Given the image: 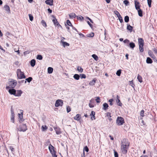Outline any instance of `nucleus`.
<instances>
[{
	"label": "nucleus",
	"instance_id": "47",
	"mask_svg": "<svg viewBox=\"0 0 157 157\" xmlns=\"http://www.w3.org/2000/svg\"><path fill=\"white\" fill-rule=\"evenodd\" d=\"M114 13L118 17L121 16L119 12L117 11H115Z\"/></svg>",
	"mask_w": 157,
	"mask_h": 157
},
{
	"label": "nucleus",
	"instance_id": "46",
	"mask_svg": "<svg viewBox=\"0 0 157 157\" xmlns=\"http://www.w3.org/2000/svg\"><path fill=\"white\" fill-rule=\"evenodd\" d=\"M121 70H118L117 72H116V74L118 76H120L121 75Z\"/></svg>",
	"mask_w": 157,
	"mask_h": 157
},
{
	"label": "nucleus",
	"instance_id": "9",
	"mask_svg": "<svg viewBox=\"0 0 157 157\" xmlns=\"http://www.w3.org/2000/svg\"><path fill=\"white\" fill-rule=\"evenodd\" d=\"M53 19L52 20V21L53 22L54 25L55 26H58L59 25V22H58L57 21V19L56 18V17L54 16H52Z\"/></svg>",
	"mask_w": 157,
	"mask_h": 157
},
{
	"label": "nucleus",
	"instance_id": "57",
	"mask_svg": "<svg viewBox=\"0 0 157 157\" xmlns=\"http://www.w3.org/2000/svg\"><path fill=\"white\" fill-rule=\"evenodd\" d=\"M118 18L121 23H122L123 22V20L122 17L121 16L118 17Z\"/></svg>",
	"mask_w": 157,
	"mask_h": 157
},
{
	"label": "nucleus",
	"instance_id": "35",
	"mask_svg": "<svg viewBox=\"0 0 157 157\" xmlns=\"http://www.w3.org/2000/svg\"><path fill=\"white\" fill-rule=\"evenodd\" d=\"M144 45L139 46V48L140 51L141 52H143L144 51Z\"/></svg>",
	"mask_w": 157,
	"mask_h": 157
},
{
	"label": "nucleus",
	"instance_id": "53",
	"mask_svg": "<svg viewBox=\"0 0 157 157\" xmlns=\"http://www.w3.org/2000/svg\"><path fill=\"white\" fill-rule=\"evenodd\" d=\"M81 78H85L86 77V75L84 74H81L80 75Z\"/></svg>",
	"mask_w": 157,
	"mask_h": 157
},
{
	"label": "nucleus",
	"instance_id": "17",
	"mask_svg": "<svg viewBox=\"0 0 157 157\" xmlns=\"http://www.w3.org/2000/svg\"><path fill=\"white\" fill-rule=\"evenodd\" d=\"M23 112H22L21 114L18 113V116L20 118L19 121L20 122H22L23 120Z\"/></svg>",
	"mask_w": 157,
	"mask_h": 157
},
{
	"label": "nucleus",
	"instance_id": "20",
	"mask_svg": "<svg viewBox=\"0 0 157 157\" xmlns=\"http://www.w3.org/2000/svg\"><path fill=\"white\" fill-rule=\"evenodd\" d=\"M81 115L79 114H77L74 117V119L77 121H79L81 119Z\"/></svg>",
	"mask_w": 157,
	"mask_h": 157
},
{
	"label": "nucleus",
	"instance_id": "64",
	"mask_svg": "<svg viewBox=\"0 0 157 157\" xmlns=\"http://www.w3.org/2000/svg\"><path fill=\"white\" fill-rule=\"evenodd\" d=\"M48 11L49 13H51L52 12V11L49 8L48 9Z\"/></svg>",
	"mask_w": 157,
	"mask_h": 157
},
{
	"label": "nucleus",
	"instance_id": "34",
	"mask_svg": "<svg viewBox=\"0 0 157 157\" xmlns=\"http://www.w3.org/2000/svg\"><path fill=\"white\" fill-rule=\"evenodd\" d=\"M53 71V69L51 67H49L48 68V72L49 73V74L52 73V72Z\"/></svg>",
	"mask_w": 157,
	"mask_h": 157
},
{
	"label": "nucleus",
	"instance_id": "50",
	"mask_svg": "<svg viewBox=\"0 0 157 157\" xmlns=\"http://www.w3.org/2000/svg\"><path fill=\"white\" fill-rule=\"evenodd\" d=\"M114 152V157H118V154L117 152L115 150H113Z\"/></svg>",
	"mask_w": 157,
	"mask_h": 157
},
{
	"label": "nucleus",
	"instance_id": "2",
	"mask_svg": "<svg viewBox=\"0 0 157 157\" xmlns=\"http://www.w3.org/2000/svg\"><path fill=\"white\" fill-rule=\"evenodd\" d=\"M48 148L52 157H57L56 151H55L54 147L51 144L49 145Z\"/></svg>",
	"mask_w": 157,
	"mask_h": 157
},
{
	"label": "nucleus",
	"instance_id": "23",
	"mask_svg": "<svg viewBox=\"0 0 157 157\" xmlns=\"http://www.w3.org/2000/svg\"><path fill=\"white\" fill-rule=\"evenodd\" d=\"M69 16L70 18L73 19L75 18L76 17V14L74 13H72L69 14Z\"/></svg>",
	"mask_w": 157,
	"mask_h": 157
},
{
	"label": "nucleus",
	"instance_id": "8",
	"mask_svg": "<svg viewBox=\"0 0 157 157\" xmlns=\"http://www.w3.org/2000/svg\"><path fill=\"white\" fill-rule=\"evenodd\" d=\"M117 100H116V102L118 105L121 106L122 105V104L120 100V97L118 95L117 96Z\"/></svg>",
	"mask_w": 157,
	"mask_h": 157
},
{
	"label": "nucleus",
	"instance_id": "6",
	"mask_svg": "<svg viewBox=\"0 0 157 157\" xmlns=\"http://www.w3.org/2000/svg\"><path fill=\"white\" fill-rule=\"evenodd\" d=\"M27 129L26 125L25 124H22L18 128V130L20 132H24Z\"/></svg>",
	"mask_w": 157,
	"mask_h": 157
},
{
	"label": "nucleus",
	"instance_id": "49",
	"mask_svg": "<svg viewBox=\"0 0 157 157\" xmlns=\"http://www.w3.org/2000/svg\"><path fill=\"white\" fill-rule=\"evenodd\" d=\"M129 84L130 85H131V86L133 87V88L134 87V86H135V85L133 83V81L132 80V81H129Z\"/></svg>",
	"mask_w": 157,
	"mask_h": 157
},
{
	"label": "nucleus",
	"instance_id": "19",
	"mask_svg": "<svg viewBox=\"0 0 157 157\" xmlns=\"http://www.w3.org/2000/svg\"><path fill=\"white\" fill-rule=\"evenodd\" d=\"M53 0H47L45 1L46 3L50 6H52L53 5Z\"/></svg>",
	"mask_w": 157,
	"mask_h": 157
},
{
	"label": "nucleus",
	"instance_id": "54",
	"mask_svg": "<svg viewBox=\"0 0 157 157\" xmlns=\"http://www.w3.org/2000/svg\"><path fill=\"white\" fill-rule=\"evenodd\" d=\"M77 19L78 20L79 19V20H83L84 18L82 16H80L79 17L77 16Z\"/></svg>",
	"mask_w": 157,
	"mask_h": 157
},
{
	"label": "nucleus",
	"instance_id": "27",
	"mask_svg": "<svg viewBox=\"0 0 157 157\" xmlns=\"http://www.w3.org/2000/svg\"><path fill=\"white\" fill-rule=\"evenodd\" d=\"M129 46L130 48L133 49L135 47V45L134 43L133 42L130 43Z\"/></svg>",
	"mask_w": 157,
	"mask_h": 157
},
{
	"label": "nucleus",
	"instance_id": "7",
	"mask_svg": "<svg viewBox=\"0 0 157 157\" xmlns=\"http://www.w3.org/2000/svg\"><path fill=\"white\" fill-rule=\"evenodd\" d=\"M63 104V101L61 99H58L56 101L55 103L56 107H59V106H62Z\"/></svg>",
	"mask_w": 157,
	"mask_h": 157
},
{
	"label": "nucleus",
	"instance_id": "42",
	"mask_svg": "<svg viewBox=\"0 0 157 157\" xmlns=\"http://www.w3.org/2000/svg\"><path fill=\"white\" fill-rule=\"evenodd\" d=\"M113 99L111 98L108 101L109 102V105H113Z\"/></svg>",
	"mask_w": 157,
	"mask_h": 157
},
{
	"label": "nucleus",
	"instance_id": "43",
	"mask_svg": "<svg viewBox=\"0 0 157 157\" xmlns=\"http://www.w3.org/2000/svg\"><path fill=\"white\" fill-rule=\"evenodd\" d=\"M144 110H141L140 112V116L142 117H144Z\"/></svg>",
	"mask_w": 157,
	"mask_h": 157
},
{
	"label": "nucleus",
	"instance_id": "28",
	"mask_svg": "<svg viewBox=\"0 0 157 157\" xmlns=\"http://www.w3.org/2000/svg\"><path fill=\"white\" fill-rule=\"evenodd\" d=\"M61 43H62L63 46H64V47L65 46H69V44H68V43H67L66 42L63 41L62 40H61Z\"/></svg>",
	"mask_w": 157,
	"mask_h": 157
},
{
	"label": "nucleus",
	"instance_id": "44",
	"mask_svg": "<svg viewBox=\"0 0 157 157\" xmlns=\"http://www.w3.org/2000/svg\"><path fill=\"white\" fill-rule=\"evenodd\" d=\"M36 59L39 60H42L43 59V57L41 55H38L36 56Z\"/></svg>",
	"mask_w": 157,
	"mask_h": 157
},
{
	"label": "nucleus",
	"instance_id": "56",
	"mask_svg": "<svg viewBox=\"0 0 157 157\" xmlns=\"http://www.w3.org/2000/svg\"><path fill=\"white\" fill-rule=\"evenodd\" d=\"M67 113L69 112L71 110V108L69 106H68L67 107Z\"/></svg>",
	"mask_w": 157,
	"mask_h": 157
},
{
	"label": "nucleus",
	"instance_id": "16",
	"mask_svg": "<svg viewBox=\"0 0 157 157\" xmlns=\"http://www.w3.org/2000/svg\"><path fill=\"white\" fill-rule=\"evenodd\" d=\"M109 105L108 104L105 103L103 105L102 109L104 110H106L108 109Z\"/></svg>",
	"mask_w": 157,
	"mask_h": 157
},
{
	"label": "nucleus",
	"instance_id": "29",
	"mask_svg": "<svg viewBox=\"0 0 157 157\" xmlns=\"http://www.w3.org/2000/svg\"><path fill=\"white\" fill-rule=\"evenodd\" d=\"M36 61L35 59H33L31 61L30 64L31 66L33 67L35 65Z\"/></svg>",
	"mask_w": 157,
	"mask_h": 157
},
{
	"label": "nucleus",
	"instance_id": "10",
	"mask_svg": "<svg viewBox=\"0 0 157 157\" xmlns=\"http://www.w3.org/2000/svg\"><path fill=\"white\" fill-rule=\"evenodd\" d=\"M138 44L139 46L140 45H144V40L142 38H139L138 39Z\"/></svg>",
	"mask_w": 157,
	"mask_h": 157
},
{
	"label": "nucleus",
	"instance_id": "14",
	"mask_svg": "<svg viewBox=\"0 0 157 157\" xmlns=\"http://www.w3.org/2000/svg\"><path fill=\"white\" fill-rule=\"evenodd\" d=\"M127 29L130 32H132L133 29V27L131 26L129 24H127Z\"/></svg>",
	"mask_w": 157,
	"mask_h": 157
},
{
	"label": "nucleus",
	"instance_id": "3",
	"mask_svg": "<svg viewBox=\"0 0 157 157\" xmlns=\"http://www.w3.org/2000/svg\"><path fill=\"white\" fill-rule=\"evenodd\" d=\"M17 78L18 79L25 78L26 77L24 73L21 71L20 69H17Z\"/></svg>",
	"mask_w": 157,
	"mask_h": 157
},
{
	"label": "nucleus",
	"instance_id": "33",
	"mask_svg": "<svg viewBox=\"0 0 157 157\" xmlns=\"http://www.w3.org/2000/svg\"><path fill=\"white\" fill-rule=\"evenodd\" d=\"M42 130L43 131H46L48 129V127L46 125H43L41 127Z\"/></svg>",
	"mask_w": 157,
	"mask_h": 157
},
{
	"label": "nucleus",
	"instance_id": "55",
	"mask_svg": "<svg viewBox=\"0 0 157 157\" xmlns=\"http://www.w3.org/2000/svg\"><path fill=\"white\" fill-rule=\"evenodd\" d=\"M124 3L126 6H127L129 3V2L127 0H124L123 2Z\"/></svg>",
	"mask_w": 157,
	"mask_h": 157
},
{
	"label": "nucleus",
	"instance_id": "30",
	"mask_svg": "<svg viewBox=\"0 0 157 157\" xmlns=\"http://www.w3.org/2000/svg\"><path fill=\"white\" fill-rule=\"evenodd\" d=\"M148 54L149 56L152 58H153L155 57L154 55L153 54L151 50H149L148 51Z\"/></svg>",
	"mask_w": 157,
	"mask_h": 157
},
{
	"label": "nucleus",
	"instance_id": "5",
	"mask_svg": "<svg viewBox=\"0 0 157 157\" xmlns=\"http://www.w3.org/2000/svg\"><path fill=\"white\" fill-rule=\"evenodd\" d=\"M17 83V82L16 80H12L11 81H10L9 82L8 84L9 86H6V89L9 88H13L16 85Z\"/></svg>",
	"mask_w": 157,
	"mask_h": 157
},
{
	"label": "nucleus",
	"instance_id": "18",
	"mask_svg": "<svg viewBox=\"0 0 157 157\" xmlns=\"http://www.w3.org/2000/svg\"><path fill=\"white\" fill-rule=\"evenodd\" d=\"M4 8L5 10L7 11L8 13H10V8L9 6L8 5H5L4 6Z\"/></svg>",
	"mask_w": 157,
	"mask_h": 157
},
{
	"label": "nucleus",
	"instance_id": "38",
	"mask_svg": "<svg viewBox=\"0 0 157 157\" xmlns=\"http://www.w3.org/2000/svg\"><path fill=\"white\" fill-rule=\"evenodd\" d=\"M124 20L125 22L126 23L128 22L129 21V17L128 16H125L124 17Z\"/></svg>",
	"mask_w": 157,
	"mask_h": 157
},
{
	"label": "nucleus",
	"instance_id": "21",
	"mask_svg": "<svg viewBox=\"0 0 157 157\" xmlns=\"http://www.w3.org/2000/svg\"><path fill=\"white\" fill-rule=\"evenodd\" d=\"M15 114L13 112H12V114L11 117V121L12 122L14 123V118Z\"/></svg>",
	"mask_w": 157,
	"mask_h": 157
},
{
	"label": "nucleus",
	"instance_id": "24",
	"mask_svg": "<svg viewBox=\"0 0 157 157\" xmlns=\"http://www.w3.org/2000/svg\"><path fill=\"white\" fill-rule=\"evenodd\" d=\"M137 79L140 83H141L143 82V78L139 74H138L137 77Z\"/></svg>",
	"mask_w": 157,
	"mask_h": 157
},
{
	"label": "nucleus",
	"instance_id": "4",
	"mask_svg": "<svg viewBox=\"0 0 157 157\" xmlns=\"http://www.w3.org/2000/svg\"><path fill=\"white\" fill-rule=\"evenodd\" d=\"M125 123L123 118L121 117H118L116 120V123L119 126Z\"/></svg>",
	"mask_w": 157,
	"mask_h": 157
},
{
	"label": "nucleus",
	"instance_id": "61",
	"mask_svg": "<svg viewBox=\"0 0 157 157\" xmlns=\"http://www.w3.org/2000/svg\"><path fill=\"white\" fill-rule=\"evenodd\" d=\"M89 105L90 108H93L94 106V104L91 103H89Z\"/></svg>",
	"mask_w": 157,
	"mask_h": 157
},
{
	"label": "nucleus",
	"instance_id": "60",
	"mask_svg": "<svg viewBox=\"0 0 157 157\" xmlns=\"http://www.w3.org/2000/svg\"><path fill=\"white\" fill-rule=\"evenodd\" d=\"M84 150L88 152L89 151V148L87 146H86L84 148Z\"/></svg>",
	"mask_w": 157,
	"mask_h": 157
},
{
	"label": "nucleus",
	"instance_id": "52",
	"mask_svg": "<svg viewBox=\"0 0 157 157\" xmlns=\"http://www.w3.org/2000/svg\"><path fill=\"white\" fill-rule=\"evenodd\" d=\"M67 24L68 25L70 26H72V24H71V22L70 21L68 20H67Z\"/></svg>",
	"mask_w": 157,
	"mask_h": 157
},
{
	"label": "nucleus",
	"instance_id": "31",
	"mask_svg": "<svg viewBox=\"0 0 157 157\" xmlns=\"http://www.w3.org/2000/svg\"><path fill=\"white\" fill-rule=\"evenodd\" d=\"M138 10V14L141 17L143 16L142 11L140 8V9L137 10Z\"/></svg>",
	"mask_w": 157,
	"mask_h": 157
},
{
	"label": "nucleus",
	"instance_id": "36",
	"mask_svg": "<svg viewBox=\"0 0 157 157\" xmlns=\"http://www.w3.org/2000/svg\"><path fill=\"white\" fill-rule=\"evenodd\" d=\"M32 79L33 78L31 77H29V78L26 79V81L25 82V83H26V81L29 82H30L32 80Z\"/></svg>",
	"mask_w": 157,
	"mask_h": 157
},
{
	"label": "nucleus",
	"instance_id": "58",
	"mask_svg": "<svg viewBox=\"0 0 157 157\" xmlns=\"http://www.w3.org/2000/svg\"><path fill=\"white\" fill-rule=\"evenodd\" d=\"M129 40H128V39H125V40L124 41H123V42L124 43H127V44H128L129 42Z\"/></svg>",
	"mask_w": 157,
	"mask_h": 157
},
{
	"label": "nucleus",
	"instance_id": "13",
	"mask_svg": "<svg viewBox=\"0 0 157 157\" xmlns=\"http://www.w3.org/2000/svg\"><path fill=\"white\" fill-rule=\"evenodd\" d=\"M95 112L92 111L91 112V113L90 114V116H91V119L92 120H94L95 119Z\"/></svg>",
	"mask_w": 157,
	"mask_h": 157
},
{
	"label": "nucleus",
	"instance_id": "11",
	"mask_svg": "<svg viewBox=\"0 0 157 157\" xmlns=\"http://www.w3.org/2000/svg\"><path fill=\"white\" fill-rule=\"evenodd\" d=\"M135 5L136 9V10H138L140 8V3L137 1H135Z\"/></svg>",
	"mask_w": 157,
	"mask_h": 157
},
{
	"label": "nucleus",
	"instance_id": "12",
	"mask_svg": "<svg viewBox=\"0 0 157 157\" xmlns=\"http://www.w3.org/2000/svg\"><path fill=\"white\" fill-rule=\"evenodd\" d=\"M22 93V91L21 90H16V94L15 96L17 97L21 96Z\"/></svg>",
	"mask_w": 157,
	"mask_h": 157
},
{
	"label": "nucleus",
	"instance_id": "63",
	"mask_svg": "<svg viewBox=\"0 0 157 157\" xmlns=\"http://www.w3.org/2000/svg\"><path fill=\"white\" fill-rule=\"evenodd\" d=\"M87 23L90 26V27L91 28H92L93 27V25L91 24L89 22V21H87Z\"/></svg>",
	"mask_w": 157,
	"mask_h": 157
},
{
	"label": "nucleus",
	"instance_id": "37",
	"mask_svg": "<svg viewBox=\"0 0 157 157\" xmlns=\"http://www.w3.org/2000/svg\"><path fill=\"white\" fill-rule=\"evenodd\" d=\"M74 78L76 80H78L79 79V76L77 74H75L74 76Z\"/></svg>",
	"mask_w": 157,
	"mask_h": 157
},
{
	"label": "nucleus",
	"instance_id": "39",
	"mask_svg": "<svg viewBox=\"0 0 157 157\" xmlns=\"http://www.w3.org/2000/svg\"><path fill=\"white\" fill-rule=\"evenodd\" d=\"M41 23L43 26L44 27L47 26V24L46 22L44 20H42L41 21Z\"/></svg>",
	"mask_w": 157,
	"mask_h": 157
},
{
	"label": "nucleus",
	"instance_id": "41",
	"mask_svg": "<svg viewBox=\"0 0 157 157\" xmlns=\"http://www.w3.org/2000/svg\"><path fill=\"white\" fill-rule=\"evenodd\" d=\"M96 98L95 99L96 102L97 103H99L100 102V98L99 97H95Z\"/></svg>",
	"mask_w": 157,
	"mask_h": 157
},
{
	"label": "nucleus",
	"instance_id": "59",
	"mask_svg": "<svg viewBox=\"0 0 157 157\" xmlns=\"http://www.w3.org/2000/svg\"><path fill=\"white\" fill-rule=\"evenodd\" d=\"M106 116L108 117H111V114L109 112H107L106 113Z\"/></svg>",
	"mask_w": 157,
	"mask_h": 157
},
{
	"label": "nucleus",
	"instance_id": "25",
	"mask_svg": "<svg viewBox=\"0 0 157 157\" xmlns=\"http://www.w3.org/2000/svg\"><path fill=\"white\" fill-rule=\"evenodd\" d=\"M146 62L147 63H152L153 62L152 60L149 57H147L146 59Z\"/></svg>",
	"mask_w": 157,
	"mask_h": 157
},
{
	"label": "nucleus",
	"instance_id": "26",
	"mask_svg": "<svg viewBox=\"0 0 157 157\" xmlns=\"http://www.w3.org/2000/svg\"><path fill=\"white\" fill-rule=\"evenodd\" d=\"M55 129L57 134L58 135L61 133L60 129L59 128H56Z\"/></svg>",
	"mask_w": 157,
	"mask_h": 157
},
{
	"label": "nucleus",
	"instance_id": "48",
	"mask_svg": "<svg viewBox=\"0 0 157 157\" xmlns=\"http://www.w3.org/2000/svg\"><path fill=\"white\" fill-rule=\"evenodd\" d=\"M94 36V33L92 32L88 34V36L89 37H93Z\"/></svg>",
	"mask_w": 157,
	"mask_h": 157
},
{
	"label": "nucleus",
	"instance_id": "15",
	"mask_svg": "<svg viewBox=\"0 0 157 157\" xmlns=\"http://www.w3.org/2000/svg\"><path fill=\"white\" fill-rule=\"evenodd\" d=\"M9 92L11 94H13L15 96V94H16V90L13 88L11 89H10L9 90Z\"/></svg>",
	"mask_w": 157,
	"mask_h": 157
},
{
	"label": "nucleus",
	"instance_id": "40",
	"mask_svg": "<svg viewBox=\"0 0 157 157\" xmlns=\"http://www.w3.org/2000/svg\"><path fill=\"white\" fill-rule=\"evenodd\" d=\"M78 71L80 72H82L83 71V69L80 66H78L77 67Z\"/></svg>",
	"mask_w": 157,
	"mask_h": 157
},
{
	"label": "nucleus",
	"instance_id": "62",
	"mask_svg": "<svg viewBox=\"0 0 157 157\" xmlns=\"http://www.w3.org/2000/svg\"><path fill=\"white\" fill-rule=\"evenodd\" d=\"M153 51L155 54H157V49L156 48H154L153 49Z\"/></svg>",
	"mask_w": 157,
	"mask_h": 157
},
{
	"label": "nucleus",
	"instance_id": "22",
	"mask_svg": "<svg viewBox=\"0 0 157 157\" xmlns=\"http://www.w3.org/2000/svg\"><path fill=\"white\" fill-rule=\"evenodd\" d=\"M96 80H97L95 79V78L93 79L92 81L90 82L89 84L90 86H93L94 85Z\"/></svg>",
	"mask_w": 157,
	"mask_h": 157
},
{
	"label": "nucleus",
	"instance_id": "32",
	"mask_svg": "<svg viewBox=\"0 0 157 157\" xmlns=\"http://www.w3.org/2000/svg\"><path fill=\"white\" fill-rule=\"evenodd\" d=\"M92 57L96 61H98V57L95 54H93L92 56Z\"/></svg>",
	"mask_w": 157,
	"mask_h": 157
},
{
	"label": "nucleus",
	"instance_id": "51",
	"mask_svg": "<svg viewBox=\"0 0 157 157\" xmlns=\"http://www.w3.org/2000/svg\"><path fill=\"white\" fill-rule=\"evenodd\" d=\"M29 19L31 21H33V17L32 15L31 14H29Z\"/></svg>",
	"mask_w": 157,
	"mask_h": 157
},
{
	"label": "nucleus",
	"instance_id": "1",
	"mask_svg": "<svg viewBox=\"0 0 157 157\" xmlns=\"http://www.w3.org/2000/svg\"><path fill=\"white\" fill-rule=\"evenodd\" d=\"M130 143L127 139H124L121 143V150L124 154H126L129 146Z\"/></svg>",
	"mask_w": 157,
	"mask_h": 157
},
{
	"label": "nucleus",
	"instance_id": "45",
	"mask_svg": "<svg viewBox=\"0 0 157 157\" xmlns=\"http://www.w3.org/2000/svg\"><path fill=\"white\" fill-rule=\"evenodd\" d=\"M147 2L149 7H151L152 2L151 0H147Z\"/></svg>",
	"mask_w": 157,
	"mask_h": 157
}]
</instances>
